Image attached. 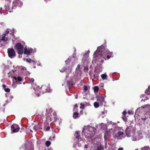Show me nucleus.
Here are the masks:
<instances>
[{
    "mask_svg": "<svg viewBox=\"0 0 150 150\" xmlns=\"http://www.w3.org/2000/svg\"><path fill=\"white\" fill-rule=\"evenodd\" d=\"M107 75L105 74H102L101 75V77L103 79H107Z\"/></svg>",
    "mask_w": 150,
    "mask_h": 150,
    "instance_id": "6ab92c4d",
    "label": "nucleus"
},
{
    "mask_svg": "<svg viewBox=\"0 0 150 150\" xmlns=\"http://www.w3.org/2000/svg\"><path fill=\"white\" fill-rule=\"evenodd\" d=\"M50 129V127L49 126H48L46 128V130L47 131H48V130H49Z\"/></svg>",
    "mask_w": 150,
    "mask_h": 150,
    "instance_id": "58836bf2",
    "label": "nucleus"
},
{
    "mask_svg": "<svg viewBox=\"0 0 150 150\" xmlns=\"http://www.w3.org/2000/svg\"><path fill=\"white\" fill-rule=\"evenodd\" d=\"M84 89L85 91H86L87 90V87L86 86H84Z\"/></svg>",
    "mask_w": 150,
    "mask_h": 150,
    "instance_id": "72a5a7b5",
    "label": "nucleus"
},
{
    "mask_svg": "<svg viewBox=\"0 0 150 150\" xmlns=\"http://www.w3.org/2000/svg\"><path fill=\"white\" fill-rule=\"evenodd\" d=\"M30 131L31 132H33V131L31 129L30 130Z\"/></svg>",
    "mask_w": 150,
    "mask_h": 150,
    "instance_id": "3c124183",
    "label": "nucleus"
},
{
    "mask_svg": "<svg viewBox=\"0 0 150 150\" xmlns=\"http://www.w3.org/2000/svg\"><path fill=\"white\" fill-rule=\"evenodd\" d=\"M4 91L6 92H9L10 91V89L9 88H6L5 89Z\"/></svg>",
    "mask_w": 150,
    "mask_h": 150,
    "instance_id": "cd10ccee",
    "label": "nucleus"
},
{
    "mask_svg": "<svg viewBox=\"0 0 150 150\" xmlns=\"http://www.w3.org/2000/svg\"><path fill=\"white\" fill-rule=\"evenodd\" d=\"M111 132H110V130H106L104 134V138L105 139H106L109 138L111 136Z\"/></svg>",
    "mask_w": 150,
    "mask_h": 150,
    "instance_id": "9d476101",
    "label": "nucleus"
},
{
    "mask_svg": "<svg viewBox=\"0 0 150 150\" xmlns=\"http://www.w3.org/2000/svg\"><path fill=\"white\" fill-rule=\"evenodd\" d=\"M99 90V88L97 86H95L94 88V90L95 92H97Z\"/></svg>",
    "mask_w": 150,
    "mask_h": 150,
    "instance_id": "b1692460",
    "label": "nucleus"
},
{
    "mask_svg": "<svg viewBox=\"0 0 150 150\" xmlns=\"http://www.w3.org/2000/svg\"><path fill=\"white\" fill-rule=\"evenodd\" d=\"M126 118L125 117V116L122 117V119L124 121H126Z\"/></svg>",
    "mask_w": 150,
    "mask_h": 150,
    "instance_id": "c9c22d12",
    "label": "nucleus"
},
{
    "mask_svg": "<svg viewBox=\"0 0 150 150\" xmlns=\"http://www.w3.org/2000/svg\"><path fill=\"white\" fill-rule=\"evenodd\" d=\"M147 119V118L146 117H142L141 118V120H143V121H145Z\"/></svg>",
    "mask_w": 150,
    "mask_h": 150,
    "instance_id": "c756f323",
    "label": "nucleus"
},
{
    "mask_svg": "<svg viewBox=\"0 0 150 150\" xmlns=\"http://www.w3.org/2000/svg\"><path fill=\"white\" fill-rule=\"evenodd\" d=\"M45 1H46V2H47L48 1H49L50 0H44Z\"/></svg>",
    "mask_w": 150,
    "mask_h": 150,
    "instance_id": "49530a36",
    "label": "nucleus"
},
{
    "mask_svg": "<svg viewBox=\"0 0 150 150\" xmlns=\"http://www.w3.org/2000/svg\"><path fill=\"white\" fill-rule=\"evenodd\" d=\"M51 144V142L50 141H47L45 142V144L47 146H49Z\"/></svg>",
    "mask_w": 150,
    "mask_h": 150,
    "instance_id": "4be33fe9",
    "label": "nucleus"
},
{
    "mask_svg": "<svg viewBox=\"0 0 150 150\" xmlns=\"http://www.w3.org/2000/svg\"><path fill=\"white\" fill-rule=\"evenodd\" d=\"M15 47L18 51L19 54H22L23 52L24 46L20 42H18L16 44Z\"/></svg>",
    "mask_w": 150,
    "mask_h": 150,
    "instance_id": "20e7f679",
    "label": "nucleus"
},
{
    "mask_svg": "<svg viewBox=\"0 0 150 150\" xmlns=\"http://www.w3.org/2000/svg\"><path fill=\"white\" fill-rule=\"evenodd\" d=\"M94 106L96 108H98L99 106V104L98 102H94Z\"/></svg>",
    "mask_w": 150,
    "mask_h": 150,
    "instance_id": "412c9836",
    "label": "nucleus"
},
{
    "mask_svg": "<svg viewBox=\"0 0 150 150\" xmlns=\"http://www.w3.org/2000/svg\"><path fill=\"white\" fill-rule=\"evenodd\" d=\"M15 81H16V82H17V81H16V77H15Z\"/></svg>",
    "mask_w": 150,
    "mask_h": 150,
    "instance_id": "de8ad7c7",
    "label": "nucleus"
},
{
    "mask_svg": "<svg viewBox=\"0 0 150 150\" xmlns=\"http://www.w3.org/2000/svg\"><path fill=\"white\" fill-rule=\"evenodd\" d=\"M87 69H88V68H87Z\"/></svg>",
    "mask_w": 150,
    "mask_h": 150,
    "instance_id": "864d4df0",
    "label": "nucleus"
},
{
    "mask_svg": "<svg viewBox=\"0 0 150 150\" xmlns=\"http://www.w3.org/2000/svg\"><path fill=\"white\" fill-rule=\"evenodd\" d=\"M78 117V113L77 112H74L73 115V118L74 119L77 118Z\"/></svg>",
    "mask_w": 150,
    "mask_h": 150,
    "instance_id": "a211bd4d",
    "label": "nucleus"
},
{
    "mask_svg": "<svg viewBox=\"0 0 150 150\" xmlns=\"http://www.w3.org/2000/svg\"><path fill=\"white\" fill-rule=\"evenodd\" d=\"M100 62H101V63H103V62H104V60L103 59H101Z\"/></svg>",
    "mask_w": 150,
    "mask_h": 150,
    "instance_id": "c03bdc74",
    "label": "nucleus"
},
{
    "mask_svg": "<svg viewBox=\"0 0 150 150\" xmlns=\"http://www.w3.org/2000/svg\"><path fill=\"white\" fill-rule=\"evenodd\" d=\"M9 31L8 30H7L5 32V33L4 34H6V36L7 34H8L9 33Z\"/></svg>",
    "mask_w": 150,
    "mask_h": 150,
    "instance_id": "2f4dec72",
    "label": "nucleus"
},
{
    "mask_svg": "<svg viewBox=\"0 0 150 150\" xmlns=\"http://www.w3.org/2000/svg\"><path fill=\"white\" fill-rule=\"evenodd\" d=\"M124 134V132L122 131H119L117 132L115 135V137H118L120 136L123 135Z\"/></svg>",
    "mask_w": 150,
    "mask_h": 150,
    "instance_id": "f8f14e48",
    "label": "nucleus"
},
{
    "mask_svg": "<svg viewBox=\"0 0 150 150\" xmlns=\"http://www.w3.org/2000/svg\"><path fill=\"white\" fill-rule=\"evenodd\" d=\"M77 107H78V105H77V104H75L74 106V108H76Z\"/></svg>",
    "mask_w": 150,
    "mask_h": 150,
    "instance_id": "79ce46f5",
    "label": "nucleus"
},
{
    "mask_svg": "<svg viewBox=\"0 0 150 150\" xmlns=\"http://www.w3.org/2000/svg\"><path fill=\"white\" fill-rule=\"evenodd\" d=\"M32 59L30 58L27 59H26V61L29 63H31Z\"/></svg>",
    "mask_w": 150,
    "mask_h": 150,
    "instance_id": "a878e982",
    "label": "nucleus"
},
{
    "mask_svg": "<svg viewBox=\"0 0 150 150\" xmlns=\"http://www.w3.org/2000/svg\"><path fill=\"white\" fill-rule=\"evenodd\" d=\"M4 36H3L2 38L0 39L1 40L3 41H7V40L8 38H7L6 37V34H4Z\"/></svg>",
    "mask_w": 150,
    "mask_h": 150,
    "instance_id": "dca6fc26",
    "label": "nucleus"
},
{
    "mask_svg": "<svg viewBox=\"0 0 150 150\" xmlns=\"http://www.w3.org/2000/svg\"><path fill=\"white\" fill-rule=\"evenodd\" d=\"M17 79L18 81H22V78L20 76H18V77Z\"/></svg>",
    "mask_w": 150,
    "mask_h": 150,
    "instance_id": "393cba45",
    "label": "nucleus"
},
{
    "mask_svg": "<svg viewBox=\"0 0 150 150\" xmlns=\"http://www.w3.org/2000/svg\"><path fill=\"white\" fill-rule=\"evenodd\" d=\"M78 67H80V65L79 64H78Z\"/></svg>",
    "mask_w": 150,
    "mask_h": 150,
    "instance_id": "8fccbe9b",
    "label": "nucleus"
},
{
    "mask_svg": "<svg viewBox=\"0 0 150 150\" xmlns=\"http://www.w3.org/2000/svg\"><path fill=\"white\" fill-rule=\"evenodd\" d=\"M135 150H138V149H136Z\"/></svg>",
    "mask_w": 150,
    "mask_h": 150,
    "instance_id": "603ef678",
    "label": "nucleus"
},
{
    "mask_svg": "<svg viewBox=\"0 0 150 150\" xmlns=\"http://www.w3.org/2000/svg\"><path fill=\"white\" fill-rule=\"evenodd\" d=\"M22 4V2L20 0H13V5L11 9L10 8L8 10V11L11 13L13 12V9H15L17 6H20Z\"/></svg>",
    "mask_w": 150,
    "mask_h": 150,
    "instance_id": "7ed1b4c3",
    "label": "nucleus"
},
{
    "mask_svg": "<svg viewBox=\"0 0 150 150\" xmlns=\"http://www.w3.org/2000/svg\"><path fill=\"white\" fill-rule=\"evenodd\" d=\"M11 129L12 133H14L18 132L20 129V127L18 125L13 124L11 126Z\"/></svg>",
    "mask_w": 150,
    "mask_h": 150,
    "instance_id": "0eeeda50",
    "label": "nucleus"
},
{
    "mask_svg": "<svg viewBox=\"0 0 150 150\" xmlns=\"http://www.w3.org/2000/svg\"><path fill=\"white\" fill-rule=\"evenodd\" d=\"M8 56L11 58H13L16 56L15 51L13 48L8 49Z\"/></svg>",
    "mask_w": 150,
    "mask_h": 150,
    "instance_id": "423d86ee",
    "label": "nucleus"
},
{
    "mask_svg": "<svg viewBox=\"0 0 150 150\" xmlns=\"http://www.w3.org/2000/svg\"><path fill=\"white\" fill-rule=\"evenodd\" d=\"M34 81V79L32 78L29 79V82L32 84Z\"/></svg>",
    "mask_w": 150,
    "mask_h": 150,
    "instance_id": "5701e85b",
    "label": "nucleus"
},
{
    "mask_svg": "<svg viewBox=\"0 0 150 150\" xmlns=\"http://www.w3.org/2000/svg\"><path fill=\"white\" fill-rule=\"evenodd\" d=\"M37 93L38 91L37 90H36L35 93L36 94V95L37 96H39L40 95V94L39 93Z\"/></svg>",
    "mask_w": 150,
    "mask_h": 150,
    "instance_id": "7c9ffc66",
    "label": "nucleus"
},
{
    "mask_svg": "<svg viewBox=\"0 0 150 150\" xmlns=\"http://www.w3.org/2000/svg\"><path fill=\"white\" fill-rule=\"evenodd\" d=\"M33 50L30 48H28V49L25 47L24 48L23 53L24 54L27 55H30V53L33 52Z\"/></svg>",
    "mask_w": 150,
    "mask_h": 150,
    "instance_id": "6e6552de",
    "label": "nucleus"
},
{
    "mask_svg": "<svg viewBox=\"0 0 150 150\" xmlns=\"http://www.w3.org/2000/svg\"><path fill=\"white\" fill-rule=\"evenodd\" d=\"M97 75L96 74H95L94 75V78H95L97 76Z\"/></svg>",
    "mask_w": 150,
    "mask_h": 150,
    "instance_id": "a18cd8bd",
    "label": "nucleus"
},
{
    "mask_svg": "<svg viewBox=\"0 0 150 150\" xmlns=\"http://www.w3.org/2000/svg\"><path fill=\"white\" fill-rule=\"evenodd\" d=\"M127 113V112L125 110L124 111L122 112V114L125 116H126Z\"/></svg>",
    "mask_w": 150,
    "mask_h": 150,
    "instance_id": "473e14b6",
    "label": "nucleus"
},
{
    "mask_svg": "<svg viewBox=\"0 0 150 150\" xmlns=\"http://www.w3.org/2000/svg\"><path fill=\"white\" fill-rule=\"evenodd\" d=\"M2 86L3 87V88L4 89V90L6 88V86L5 85L3 84L2 85Z\"/></svg>",
    "mask_w": 150,
    "mask_h": 150,
    "instance_id": "a19ab883",
    "label": "nucleus"
},
{
    "mask_svg": "<svg viewBox=\"0 0 150 150\" xmlns=\"http://www.w3.org/2000/svg\"><path fill=\"white\" fill-rule=\"evenodd\" d=\"M109 54V55L110 56H111V57H112L113 56H112V52H110L109 53H108Z\"/></svg>",
    "mask_w": 150,
    "mask_h": 150,
    "instance_id": "f704fd0d",
    "label": "nucleus"
},
{
    "mask_svg": "<svg viewBox=\"0 0 150 150\" xmlns=\"http://www.w3.org/2000/svg\"><path fill=\"white\" fill-rule=\"evenodd\" d=\"M56 112H54L53 113V115L51 114V122H54V121H56V120L57 118V116L56 115Z\"/></svg>",
    "mask_w": 150,
    "mask_h": 150,
    "instance_id": "9b49d317",
    "label": "nucleus"
},
{
    "mask_svg": "<svg viewBox=\"0 0 150 150\" xmlns=\"http://www.w3.org/2000/svg\"><path fill=\"white\" fill-rule=\"evenodd\" d=\"M51 114L48 113L46 115V119L48 122H51Z\"/></svg>",
    "mask_w": 150,
    "mask_h": 150,
    "instance_id": "4468645a",
    "label": "nucleus"
},
{
    "mask_svg": "<svg viewBox=\"0 0 150 150\" xmlns=\"http://www.w3.org/2000/svg\"><path fill=\"white\" fill-rule=\"evenodd\" d=\"M80 114H81V115H83V111L82 110H81L80 111Z\"/></svg>",
    "mask_w": 150,
    "mask_h": 150,
    "instance_id": "37998d69",
    "label": "nucleus"
},
{
    "mask_svg": "<svg viewBox=\"0 0 150 150\" xmlns=\"http://www.w3.org/2000/svg\"><path fill=\"white\" fill-rule=\"evenodd\" d=\"M66 70V69L65 67H63L62 70H60V71L61 72H64Z\"/></svg>",
    "mask_w": 150,
    "mask_h": 150,
    "instance_id": "c85d7f7f",
    "label": "nucleus"
},
{
    "mask_svg": "<svg viewBox=\"0 0 150 150\" xmlns=\"http://www.w3.org/2000/svg\"><path fill=\"white\" fill-rule=\"evenodd\" d=\"M97 100L100 106H102L103 105V103L104 102V98L103 96H98Z\"/></svg>",
    "mask_w": 150,
    "mask_h": 150,
    "instance_id": "1a4fd4ad",
    "label": "nucleus"
},
{
    "mask_svg": "<svg viewBox=\"0 0 150 150\" xmlns=\"http://www.w3.org/2000/svg\"><path fill=\"white\" fill-rule=\"evenodd\" d=\"M76 98H77V97H76Z\"/></svg>",
    "mask_w": 150,
    "mask_h": 150,
    "instance_id": "5fc2aeb1",
    "label": "nucleus"
},
{
    "mask_svg": "<svg viewBox=\"0 0 150 150\" xmlns=\"http://www.w3.org/2000/svg\"><path fill=\"white\" fill-rule=\"evenodd\" d=\"M96 129L93 127L89 126L86 129L84 134L86 137H91L95 134Z\"/></svg>",
    "mask_w": 150,
    "mask_h": 150,
    "instance_id": "f257e3e1",
    "label": "nucleus"
},
{
    "mask_svg": "<svg viewBox=\"0 0 150 150\" xmlns=\"http://www.w3.org/2000/svg\"><path fill=\"white\" fill-rule=\"evenodd\" d=\"M85 147L86 148H87V147H88L87 146H86V145L85 146Z\"/></svg>",
    "mask_w": 150,
    "mask_h": 150,
    "instance_id": "09e8293b",
    "label": "nucleus"
},
{
    "mask_svg": "<svg viewBox=\"0 0 150 150\" xmlns=\"http://www.w3.org/2000/svg\"><path fill=\"white\" fill-rule=\"evenodd\" d=\"M79 131H76V132L75 134V136L76 139H77L79 141L80 137V135L79 134Z\"/></svg>",
    "mask_w": 150,
    "mask_h": 150,
    "instance_id": "2eb2a0df",
    "label": "nucleus"
},
{
    "mask_svg": "<svg viewBox=\"0 0 150 150\" xmlns=\"http://www.w3.org/2000/svg\"><path fill=\"white\" fill-rule=\"evenodd\" d=\"M135 131L134 127L131 126L127 127L125 130L126 134L127 137H130L131 133H133Z\"/></svg>",
    "mask_w": 150,
    "mask_h": 150,
    "instance_id": "39448f33",
    "label": "nucleus"
},
{
    "mask_svg": "<svg viewBox=\"0 0 150 150\" xmlns=\"http://www.w3.org/2000/svg\"><path fill=\"white\" fill-rule=\"evenodd\" d=\"M32 62L34 64H35L36 63V62L35 61L32 60H31V63Z\"/></svg>",
    "mask_w": 150,
    "mask_h": 150,
    "instance_id": "4c0bfd02",
    "label": "nucleus"
},
{
    "mask_svg": "<svg viewBox=\"0 0 150 150\" xmlns=\"http://www.w3.org/2000/svg\"><path fill=\"white\" fill-rule=\"evenodd\" d=\"M142 150H150V148L148 146H145L141 149Z\"/></svg>",
    "mask_w": 150,
    "mask_h": 150,
    "instance_id": "aec40b11",
    "label": "nucleus"
},
{
    "mask_svg": "<svg viewBox=\"0 0 150 150\" xmlns=\"http://www.w3.org/2000/svg\"><path fill=\"white\" fill-rule=\"evenodd\" d=\"M80 105H81V106L80 107V108H82V109H83L84 108V105L82 103H81L80 104Z\"/></svg>",
    "mask_w": 150,
    "mask_h": 150,
    "instance_id": "bb28decb",
    "label": "nucleus"
},
{
    "mask_svg": "<svg viewBox=\"0 0 150 150\" xmlns=\"http://www.w3.org/2000/svg\"><path fill=\"white\" fill-rule=\"evenodd\" d=\"M124 149L122 147H120L117 150H123Z\"/></svg>",
    "mask_w": 150,
    "mask_h": 150,
    "instance_id": "ea45409f",
    "label": "nucleus"
},
{
    "mask_svg": "<svg viewBox=\"0 0 150 150\" xmlns=\"http://www.w3.org/2000/svg\"><path fill=\"white\" fill-rule=\"evenodd\" d=\"M102 47L100 46L98 47L97 50L94 53L93 56L94 58H101L102 57L103 59L106 60L105 58L103 57V52H104V49L102 48Z\"/></svg>",
    "mask_w": 150,
    "mask_h": 150,
    "instance_id": "f03ea898",
    "label": "nucleus"
},
{
    "mask_svg": "<svg viewBox=\"0 0 150 150\" xmlns=\"http://www.w3.org/2000/svg\"><path fill=\"white\" fill-rule=\"evenodd\" d=\"M40 94L42 93V94L44 93H47V92H49L50 91V89L49 88H47L46 89V91H43V89L42 87L40 89Z\"/></svg>",
    "mask_w": 150,
    "mask_h": 150,
    "instance_id": "ddd939ff",
    "label": "nucleus"
},
{
    "mask_svg": "<svg viewBox=\"0 0 150 150\" xmlns=\"http://www.w3.org/2000/svg\"><path fill=\"white\" fill-rule=\"evenodd\" d=\"M150 92V86H149L148 87V88H147L146 91H145V93H146V94H147V95H148L149 94V93Z\"/></svg>",
    "mask_w": 150,
    "mask_h": 150,
    "instance_id": "f3484780",
    "label": "nucleus"
},
{
    "mask_svg": "<svg viewBox=\"0 0 150 150\" xmlns=\"http://www.w3.org/2000/svg\"><path fill=\"white\" fill-rule=\"evenodd\" d=\"M111 56H110L109 55H107V58L108 59H109L110 57H111Z\"/></svg>",
    "mask_w": 150,
    "mask_h": 150,
    "instance_id": "e433bc0d",
    "label": "nucleus"
}]
</instances>
